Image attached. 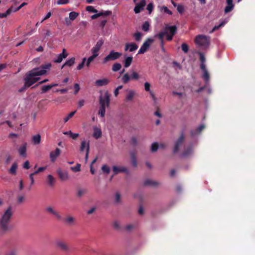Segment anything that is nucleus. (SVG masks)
Masks as SVG:
<instances>
[{
	"instance_id": "nucleus-54",
	"label": "nucleus",
	"mask_w": 255,
	"mask_h": 255,
	"mask_svg": "<svg viewBox=\"0 0 255 255\" xmlns=\"http://www.w3.org/2000/svg\"><path fill=\"white\" fill-rule=\"evenodd\" d=\"M100 50L98 49L95 48V47H93L92 49H91V51L92 53V54L94 55H95L96 56H98L99 54V51Z\"/></svg>"
},
{
	"instance_id": "nucleus-36",
	"label": "nucleus",
	"mask_w": 255,
	"mask_h": 255,
	"mask_svg": "<svg viewBox=\"0 0 255 255\" xmlns=\"http://www.w3.org/2000/svg\"><path fill=\"white\" fill-rule=\"evenodd\" d=\"M47 181L49 185L51 186L54 185L55 183V179L51 175H48L47 176Z\"/></svg>"
},
{
	"instance_id": "nucleus-57",
	"label": "nucleus",
	"mask_w": 255,
	"mask_h": 255,
	"mask_svg": "<svg viewBox=\"0 0 255 255\" xmlns=\"http://www.w3.org/2000/svg\"><path fill=\"white\" fill-rule=\"evenodd\" d=\"M46 167H40L37 170L32 173V174H34V175L37 174L38 173L43 171L45 170Z\"/></svg>"
},
{
	"instance_id": "nucleus-62",
	"label": "nucleus",
	"mask_w": 255,
	"mask_h": 255,
	"mask_svg": "<svg viewBox=\"0 0 255 255\" xmlns=\"http://www.w3.org/2000/svg\"><path fill=\"white\" fill-rule=\"evenodd\" d=\"M69 0H58L57 3L58 4H64L69 3Z\"/></svg>"
},
{
	"instance_id": "nucleus-50",
	"label": "nucleus",
	"mask_w": 255,
	"mask_h": 255,
	"mask_svg": "<svg viewBox=\"0 0 255 255\" xmlns=\"http://www.w3.org/2000/svg\"><path fill=\"white\" fill-rule=\"evenodd\" d=\"M86 61V58H85V57L83 58L82 59V62L78 65V66L77 67V70H80L83 68Z\"/></svg>"
},
{
	"instance_id": "nucleus-56",
	"label": "nucleus",
	"mask_w": 255,
	"mask_h": 255,
	"mask_svg": "<svg viewBox=\"0 0 255 255\" xmlns=\"http://www.w3.org/2000/svg\"><path fill=\"white\" fill-rule=\"evenodd\" d=\"M70 136L73 139H76L79 136V133H74L71 130L69 131Z\"/></svg>"
},
{
	"instance_id": "nucleus-11",
	"label": "nucleus",
	"mask_w": 255,
	"mask_h": 255,
	"mask_svg": "<svg viewBox=\"0 0 255 255\" xmlns=\"http://www.w3.org/2000/svg\"><path fill=\"white\" fill-rule=\"evenodd\" d=\"M57 173L58 175L59 178L62 181L66 180L69 178L68 172L65 171H62L61 168H59L57 169Z\"/></svg>"
},
{
	"instance_id": "nucleus-61",
	"label": "nucleus",
	"mask_w": 255,
	"mask_h": 255,
	"mask_svg": "<svg viewBox=\"0 0 255 255\" xmlns=\"http://www.w3.org/2000/svg\"><path fill=\"white\" fill-rule=\"evenodd\" d=\"M27 4V3L24 2L23 3H22L19 6H18L17 7H16L15 9H12V11L13 12H15V11H17L18 10H19L20 9H21L23 6H24V5H26Z\"/></svg>"
},
{
	"instance_id": "nucleus-64",
	"label": "nucleus",
	"mask_w": 255,
	"mask_h": 255,
	"mask_svg": "<svg viewBox=\"0 0 255 255\" xmlns=\"http://www.w3.org/2000/svg\"><path fill=\"white\" fill-rule=\"evenodd\" d=\"M137 143V139L135 137H132L131 138L130 143L133 145V146L136 145Z\"/></svg>"
},
{
	"instance_id": "nucleus-12",
	"label": "nucleus",
	"mask_w": 255,
	"mask_h": 255,
	"mask_svg": "<svg viewBox=\"0 0 255 255\" xmlns=\"http://www.w3.org/2000/svg\"><path fill=\"white\" fill-rule=\"evenodd\" d=\"M46 211L54 215L58 220H61L62 219V216L59 214V213L54 210L51 207H48L46 208Z\"/></svg>"
},
{
	"instance_id": "nucleus-40",
	"label": "nucleus",
	"mask_w": 255,
	"mask_h": 255,
	"mask_svg": "<svg viewBox=\"0 0 255 255\" xmlns=\"http://www.w3.org/2000/svg\"><path fill=\"white\" fill-rule=\"evenodd\" d=\"M103 44H104V40L102 39H101L99 40L97 42L96 45L94 47L98 49L99 50H100V49Z\"/></svg>"
},
{
	"instance_id": "nucleus-22",
	"label": "nucleus",
	"mask_w": 255,
	"mask_h": 255,
	"mask_svg": "<svg viewBox=\"0 0 255 255\" xmlns=\"http://www.w3.org/2000/svg\"><path fill=\"white\" fill-rule=\"evenodd\" d=\"M205 126L204 125H201L198 127H197L194 130L191 131V135L192 136H194L197 134L200 133L202 130L205 128Z\"/></svg>"
},
{
	"instance_id": "nucleus-6",
	"label": "nucleus",
	"mask_w": 255,
	"mask_h": 255,
	"mask_svg": "<svg viewBox=\"0 0 255 255\" xmlns=\"http://www.w3.org/2000/svg\"><path fill=\"white\" fill-rule=\"evenodd\" d=\"M139 78V76L138 74L135 71L132 70L131 71V75L130 76L128 73H126L123 76L122 78V80L124 84H127L128 83L130 80H138Z\"/></svg>"
},
{
	"instance_id": "nucleus-24",
	"label": "nucleus",
	"mask_w": 255,
	"mask_h": 255,
	"mask_svg": "<svg viewBox=\"0 0 255 255\" xmlns=\"http://www.w3.org/2000/svg\"><path fill=\"white\" fill-rule=\"evenodd\" d=\"M32 141L34 144H39L41 142V136L39 134L34 135L32 136Z\"/></svg>"
},
{
	"instance_id": "nucleus-16",
	"label": "nucleus",
	"mask_w": 255,
	"mask_h": 255,
	"mask_svg": "<svg viewBox=\"0 0 255 255\" xmlns=\"http://www.w3.org/2000/svg\"><path fill=\"white\" fill-rule=\"evenodd\" d=\"M165 30H167V34L174 36L177 32V27L175 25L166 26Z\"/></svg>"
},
{
	"instance_id": "nucleus-18",
	"label": "nucleus",
	"mask_w": 255,
	"mask_h": 255,
	"mask_svg": "<svg viewBox=\"0 0 255 255\" xmlns=\"http://www.w3.org/2000/svg\"><path fill=\"white\" fill-rule=\"evenodd\" d=\"M26 143H24L22 146H21L19 149L18 152L21 156L26 157Z\"/></svg>"
},
{
	"instance_id": "nucleus-43",
	"label": "nucleus",
	"mask_w": 255,
	"mask_h": 255,
	"mask_svg": "<svg viewBox=\"0 0 255 255\" xmlns=\"http://www.w3.org/2000/svg\"><path fill=\"white\" fill-rule=\"evenodd\" d=\"M159 145L157 142H154L152 144L151 146V150L152 152H156L158 148Z\"/></svg>"
},
{
	"instance_id": "nucleus-28",
	"label": "nucleus",
	"mask_w": 255,
	"mask_h": 255,
	"mask_svg": "<svg viewBox=\"0 0 255 255\" xmlns=\"http://www.w3.org/2000/svg\"><path fill=\"white\" fill-rule=\"evenodd\" d=\"M166 34H167V30L164 29V31H160L159 33L155 34L154 37L158 38L160 41H163V37Z\"/></svg>"
},
{
	"instance_id": "nucleus-41",
	"label": "nucleus",
	"mask_w": 255,
	"mask_h": 255,
	"mask_svg": "<svg viewBox=\"0 0 255 255\" xmlns=\"http://www.w3.org/2000/svg\"><path fill=\"white\" fill-rule=\"evenodd\" d=\"M71 169L75 172L80 171L81 170V164L77 163L75 166L71 167Z\"/></svg>"
},
{
	"instance_id": "nucleus-2",
	"label": "nucleus",
	"mask_w": 255,
	"mask_h": 255,
	"mask_svg": "<svg viewBox=\"0 0 255 255\" xmlns=\"http://www.w3.org/2000/svg\"><path fill=\"white\" fill-rule=\"evenodd\" d=\"M12 214L11 207L9 206L0 218V233L1 234H5L11 230L10 222Z\"/></svg>"
},
{
	"instance_id": "nucleus-7",
	"label": "nucleus",
	"mask_w": 255,
	"mask_h": 255,
	"mask_svg": "<svg viewBox=\"0 0 255 255\" xmlns=\"http://www.w3.org/2000/svg\"><path fill=\"white\" fill-rule=\"evenodd\" d=\"M153 39L151 38H147L143 43L138 51V54L144 53L149 47L151 44L153 43Z\"/></svg>"
},
{
	"instance_id": "nucleus-38",
	"label": "nucleus",
	"mask_w": 255,
	"mask_h": 255,
	"mask_svg": "<svg viewBox=\"0 0 255 255\" xmlns=\"http://www.w3.org/2000/svg\"><path fill=\"white\" fill-rule=\"evenodd\" d=\"M134 92L133 91H129L126 97L127 101H131L134 97Z\"/></svg>"
},
{
	"instance_id": "nucleus-45",
	"label": "nucleus",
	"mask_w": 255,
	"mask_h": 255,
	"mask_svg": "<svg viewBox=\"0 0 255 255\" xmlns=\"http://www.w3.org/2000/svg\"><path fill=\"white\" fill-rule=\"evenodd\" d=\"M76 112V111H74V112H71V113H70L68 115V116H67V117H65V118L64 119V123H66V122H67L70 118H72V117L74 116V115L75 114Z\"/></svg>"
},
{
	"instance_id": "nucleus-33",
	"label": "nucleus",
	"mask_w": 255,
	"mask_h": 255,
	"mask_svg": "<svg viewBox=\"0 0 255 255\" xmlns=\"http://www.w3.org/2000/svg\"><path fill=\"white\" fill-rule=\"evenodd\" d=\"M144 185L145 186L150 185L153 186H157L159 185L157 182L150 180H146L144 182Z\"/></svg>"
},
{
	"instance_id": "nucleus-35",
	"label": "nucleus",
	"mask_w": 255,
	"mask_h": 255,
	"mask_svg": "<svg viewBox=\"0 0 255 255\" xmlns=\"http://www.w3.org/2000/svg\"><path fill=\"white\" fill-rule=\"evenodd\" d=\"M79 13L78 12H77L75 11H72L69 13V17L72 21H73L79 16Z\"/></svg>"
},
{
	"instance_id": "nucleus-9",
	"label": "nucleus",
	"mask_w": 255,
	"mask_h": 255,
	"mask_svg": "<svg viewBox=\"0 0 255 255\" xmlns=\"http://www.w3.org/2000/svg\"><path fill=\"white\" fill-rule=\"evenodd\" d=\"M184 140V135L183 133H182L178 138V139L177 140V141L175 142L173 152L176 153L178 151L179 148L180 146L182 144L183 141Z\"/></svg>"
},
{
	"instance_id": "nucleus-10",
	"label": "nucleus",
	"mask_w": 255,
	"mask_h": 255,
	"mask_svg": "<svg viewBox=\"0 0 255 255\" xmlns=\"http://www.w3.org/2000/svg\"><path fill=\"white\" fill-rule=\"evenodd\" d=\"M61 151L60 149L58 148H56L54 151H52L50 153V158L51 159V161L52 162H54L60 154Z\"/></svg>"
},
{
	"instance_id": "nucleus-44",
	"label": "nucleus",
	"mask_w": 255,
	"mask_h": 255,
	"mask_svg": "<svg viewBox=\"0 0 255 255\" xmlns=\"http://www.w3.org/2000/svg\"><path fill=\"white\" fill-rule=\"evenodd\" d=\"M86 9L87 11L90 12L97 13L98 12V10L96 9H95L93 6L91 5L87 6L86 7Z\"/></svg>"
},
{
	"instance_id": "nucleus-25",
	"label": "nucleus",
	"mask_w": 255,
	"mask_h": 255,
	"mask_svg": "<svg viewBox=\"0 0 255 255\" xmlns=\"http://www.w3.org/2000/svg\"><path fill=\"white\" fill-rule=\"evenodd\" d=\"M75 62V58L74 57H72L71 58L67 60L65 63L62 65L61 68H63L64 66H68L69 67L72 66Z\"/></svg>"
},
{
	"instance_id": "nucleus-31",
	"label": "nucleus",
	"mask_w": 255,
	"mask_h": 255,
	"mask_svg": "<svg viewBox=\"0 0 255 255\" xmlns=\"http://www.w3.org/2000/svg\"><path fill=\"white\" fill-rule=\"evenodd\" d=\"M13 12L12 11V6L9 7L5 12L4 13H0V18H4L7 17L8 15L10 14V13Z\"/></svg>"
},
{
	"instance_id": "nucleus-37",
	"label": "nucleus",
	"mask_w": 255,
	"mask_h": 255,
	"mask_svg": "<svg viewBox=\"0 0 255 255\" xmlns=\"http://www.w3.org/2000/svg\"><path fill=\"white\" fill-rule=\"evenodd\" d=\"M75 219L72 216H68L64 219L65 222L69 225H71L74 222Z\"/></svg>"
},
{
	"instance_id": "nucleus-53",
	"label": "nucleus",
	"mask_w": 255,
	"mask_h": 255,
	"mask_svg": "<svg viewBox=\"0 0 255 255\" xmlns=\"http://www.w3.org/2000/svg\"><path fill=\"white\" fill-rule=\"evenodd\" d=\"M133 36L135 40L138 41L141 39V33L140 32H135Z\"/></svg>"
},
{
	"instance_id": "nucleus-32",
	"label": "nucleus",
	"mask_w": 255,
	"mask_h": 255,
	"mask_svg": "<svg viewBox=\"0 0 255 255\" xmlns=\"http://www.w3.org/2000/svg\"><path fill=\"white\" fill-rule=\"evenodd\" d=\"M131 159V163L132 165L134 167H136L137 166V162L136 158V153L135 152H132L130 153Z\"/></svg>"
},
{
	"instance_id": "nucleus-30",
	"label": "nucleus",
	"mask_w": 255,
	"mask_h": 255,
	"mask_svg": "<svg viewBox=\"0 0 255 255\" xmlns=\"http://www.w3.org/2000/svg\"><path fill=\"white\" fill-rule=\"evenodd\" d=\"M133 58L132 56H128L126 58L124 62V66L125 68H128L131 65Z\"/></svg>"
},
{
	"instance_id": "nucleus-49",
	"label": "nucleus",
	"mask_w": 255,
	"mask_h": 255,
	"mask_svg": "<svg viewBox=\"0 0 255 255\" xmlns=\"http://www.w3.org/2000/svg\"><path fill=\"white\" fill-rule=\"evenodd\" d=\"M89 151H90V142H89V141H88V143H87V145L86 152V155H85L86 162H87V160L88 159Z\"/></svg>"
},
{
	"instance_id": "nucleus-39",
	"label": "nucleus",
	"mask_w": 255,
	"mask_h": 255,
	"mask_svg": "<svg viewBox=\"0 0 255 255\" xmlns=\"http://www.w3.org/2000/svg\"><path fill=\"white\" fill-rule=\"evenodd\" d=\"M88 142H87L86 140H83L81 143V145L80 147V150L81 152H83L85 149H87V145Z\"/></svg>"
},
{
	"instance_id": "nucleus-13",
	"label": "nucleus",
	"mask_w": 255,
	"mask_h": 255,
	"mask_svg": "<svg viewBox=\"0 0 255 255\" xmlns=\"http://www.w3.org/2000/svg\"><path fill=\"white\" fill-rule=\"evenodd\" d=\"M109 83V79L107 78H103L96 80L95 82V85L97 87H102L103 86L107 85Z\"/></svg>"
},
{
	"instance_id": "nucleus-48",
	"label": "nucleus",
	"mask_w": 255,
	"mask_h": 255,
	"mask_svg": "<svg viewBox=\"0 0 255 255\" xmlns=\"http://www.w3.org/2000/svg\"><path fill=\"white\" fill-rule=\"evenodd\" d=\"M196 53L198 54L200 56V61L201 62V63H205L206 61V59L203 54L200 51H198Z\"/></svg>"
},
{
	"instance_id": "nucleus-3",
	"label": "nucleus",
	"mask_w": 255,
	"mask_h": 255,
	"mask_svg": "<svg viewBox=\"0 0 255 255\" xmlns=\"http://www.w3.org/2000/svg\"><path fill=\"white\" fill-rule=\"evenodd\" d=\"M101 94L99 98V110L98 115L102 118L105 116L106 108L110 106L111 95L108 91L104 93L100 91Z\"/></svg>"
},
{
	"instance_id": "nucleus-55",
	"label": "nucleus",
	"mask_w": 255,
	"mask_h": 255,
	"mask_svg": "<svg viewBox=\"0 0 255 255\" xmlns=\"http://www.w3.org/2000/svg\"><path fill=\"white\" fill-rule=\"evenodd\" d=\"M177 10L180 13L182 14L184 10V6L181 4H178L177 6Z\"/></svg>"
},
{
	"instance_id": "nucleus-4",
	"label": "nucleus",
	"mask_w": 255,
	"mask_h": 255,
	"mask_svg": "<svg viewBox=\"0 0 255 255\" xmlns=\"http://www.w3.org/2000/svg\"><path fill=\"white\" fill-rule=\"evenodd\" d=\"M195 43L200 46L207 47L210 44V37L205 35H198L195 38Z\"/></svg>"
},
{
	"instance_id": "nucleus-5",
	"label": "nucleus",
	"mask_w": 255,
	"mask_h": 255,
	"mask_svg": "<svg viewBox=\"0 0 255 255\" xmlns=\"http://www.w3.org/2000/svg\"><path fill=\"white\" fill-rule=\"evenodd\" d=\"M122 55V54L120 52L112 50L110 52L109 54L103 59L102 63L106 64L109 61L116 60L118 59Z\"/></svg>"
},
{
	"instance_id": "nucleus-19",
	"label": "nucleus",
	"mask_w": 255,
	"mask_h": 255,
	"mask_svg": "<svg viewBox=\"0 0 255 255\" xmlns=\"http://www.w3.org/2000/svg\"><path fill=\"white\" fill-rule=\"evenodd\" d=\"M113 170L114 172V174H117L119 172H127L128 170L126 168L121 167H118L116 166L113 167Z\"/></svg>"
},
{
	"instance_id": "nucleus-27",
	"label": "nucleus",
	"mask_w": 255,
	"mask_h": 255,
	"mask_svg": "<svg viewBox=\"0 0 255 255\" xmlns=\"http://www.w3.org/2000/svg\"><path fill=\"white\" fill-rule=\"evenodd\" d=\"M17 168V164L16 162L13 163L12 164L11 167L8 170V172L12 175H15L16 173V170Z\"/></svg>"
},
{
	"instance_id": "nucleus-29",
	"label": "nucleus",
	"mask_w": 255,
	"mask_h": 255,
	"mask_svg": "<svg viewBox=\"0 0 255 255\" xmlns=\"http://www.w3.org/2000/svg\"><path fill=\"white\" fill-rule=\"evenodd\" d=\"M102 135V131L101 130L97 128H94V133L93 136L96 139L100 138Z\"/></svg>"
},
{
	"instance_id": "nucleus-51",
	"label": "nucleus",
	"mask_w": 255,
	"mask_h": 255,
	"mask_svg": "<svg viewBox=\"0 0 255 255\" xmlns=\"http://www.w3.org/2000/svg\"><path fill=\"white\" fill-rule=\"evenodd\" d=\"M203 78L205 80L206 82H208L210 79V75L207 71H204V74L203 75Z\"/></svg>"
},
{
	"instance_id": "nucleus-14",
	"label": "nucleus",
	"mask_w": 255,
	"mask_h": 255,
	"mask_svg": "<svg viewBox=\"0 0 255 255\" xmlns=\"http://www.w3.org/2000/svg\"><path fill=\"white\" fill-rule=\"evenodd\" d=\"M56 246L58 248L64 252H68L69 250V248L68 245L63 242H57L56 243Z\"/></svg>"
},
{
	"instance_id": "nucleus-15",
	"label": "nucleus",
	"mask_w": 255,
	"mask_h": 255,
	"mask_svg": "<svg viewBox=\"0 0 255 255\" xmlns=\"http://www.w3.org/2000/svg\"><path fill=\"white\" fill-rule=\"evenodd\" d=\"M138 48V46L134 43H127L126 45L125 50L127 51L129 49L130 52H133L136 50Z\"/></svg>"
},
{
	"instance_id": "nucleus-34",
	"label": "nucleus",
	"mask_w": 255,
	"mask_h": 255,
	"mask_svg": "<svg viewBox=\"0 0 255 255\" xmlns=\"http://www.w3.org/2000/svg\"><path fill=\"white\" fill-rule=\"evenodd\" d=\"M122 68V65L119 63H116L112 66V69L114 72H117Z\"/></svg>"
},
{
	"instance_id": "nucleus-26",
	"label": "nucleus",
	"mask_w": 255,
	"mask_h": 255,
	"mask_svg": "<svg viewBox=\"0 0 255 255\" xmlns=\"http://www.w3.org/2000/svg\"><path fill=\"white\" fill-rule=\"evenodd\" d=\"M227 21L226 20H223L219 25H215L212 29V30L210 32V33H212L215 31L216 30H217L220 28L224 26L226 23H227Z\"/></svg>"
},
{
	"instance_id": "nucleus-1",
	"label": "nucleus",
	"mask_w": 255,
	"mask_h": 255,
	"mask_svg": "<svg viewBox=\"0 0 255 255\" xmlns=\"http://www.w3.org/2000/svg\"><path fill=\"white\" fill-rule=\"evenodd\" d=\"M52 65L50 63L42 64L39 67L35 68L28 71L24 78V84L22 87L18 90V92H24L26 88L30 87L40 79L38 76L44 75L48 69H49Z\"/></svg>"
},
{
	"instance_id": "nucleus-46",
	"label": "nucleus",
	"mask_w": 255,
	"mask_h": 255,
	"mask_svg": "<svg viewBox=\"0 0 255 255\" xmlns=\"http://www.w3.org/2000/svg\"><path fill=\"white\" fill-rule=\"evenodd\" d=\"M234 6V5H227L224 9L225 12L227 13L231 12L233 10Z\"/></svg>"
},
{
	"instance_id": "nucleus-8",
	"label": "nucleus",
	"mask_w": 255,
	"mask_h": 255,
	"mask_svg": "<svg viewBox=\"0 0 255 255\" xmlns=\"http://www.w3.org/2000/svg\"><path fill=\"white\" fill-rule=\"evenodd\" d=\"M68 54L66 52V49H63L62 52L57 56L56 58L53 59L54 63H61L62 60L66 58L68 56Z\"/></svg>"
},
{
	"instance_id": "nucleus-21",
	"label": "nucleus",
	"mask_w": 255,
	"mask_h": 255,
	"mask_svg": "<svg viewBox=\"0 0 255 255\" xmlns=\"http://www.w3.org/2000/svg\"><path fill=\"white\" fill-rule=\"evenodd\" d=\"M193 152V148L191 146L185 148L182 152V156L184 157H186L190 155Z\"/></svg>"
},
{
	"instance_id": "nucleus-59",
	"label": "nucleus",
	"mask_w": 255,
	"mask_h": 255,
	"mask_svg": "<svg viewBox=\"0 0 255 255\" xmlns=\"http://www.w3.org/2000/svg\"><path fill=\"white\" fill-rule=\"evenodd\" d=\"M34 174H32L31 173L30 175H29V179L31 181V183H30V187H29V190H30L31 189V187L32 185H33L34 183Z\"/></svg>"
},
{
	"instance_id": "nucleus-17",
	"label": "nucleus",
	"mask_w": 255,
	"mask_h": 255,
	"mask_svg": "<svg viewBox=\"0 0 255 255\" xmlns=\"http://www.w3.org/2000/svg\"><path fill=\"white\" fill-rule=\"evenodd\" d=\"M112 14V11L110 10L105 11L104 12H100L99 13L95 14L91 16V19H95L101 16H108Z\"/></svg>"
},
{
	"instance_id": "nucleus-42",
	"label": "nucleus",
	"mask_w": 255,
	"mask_h": 255,
	"mask_svg": "<svg viewBox=\"0 0 255 255\" xmlns=\"http://www.w3.org/2000/svg\"><path fill=\"white\" fill-rule=\"evenodd\" d=\"M181 49L184 53H186L189 51V46L186 43H183L181 44Z\"/></svg>"
},
{
	"instance_id": "nucleus-63",
	"label": "nucleus",
	"mask_w": 255,
	"mask_h": 255,
	"mask_svg": "<svg viewBox=\"0 0 255 255\" xmlns=\"http://www.w3.org/2000/svg\"><path fill=\"white\" fill-rule=\"evenodd\" d=\"M150 84L148 82H145L144 83V89L147 92L150 91Z\"/></svg>"
},
{
	"instance_id": "nucleus-20",
	"label": "nucleus",
	"mask_w": 255,
	"mask_h": 255,
	"mask_svg": "<svg viewBox=\"0 0 255 255\" xmlns=\"http://www.w3.org/2000/svg\"><path fill=\"white\" fill-rule=\"evenodd\" d=\"M144 5L145 2L144 1H141L139 4H136L134 8V12L135 13L140 12V11L143 9Z\"/></svg>"
},
{
	"instance_id": "nucleus-52",
	"label": "nucleus",
	"mask_w": 255,
	"mask_h": 255,
	"mask_svg": "<svg viewBox=\"0 0 255 255\" xmlns=\"http://www.w3.org/2000/svg\"><path fill=\"white\" fill-rule=\"evenodd\" d=\"M102 170L103 172L106 173L107 174H109L110 171V168L107 165H103L102 167Z\"/></svg>"
},
{
	"instance_id": "nucleus-60",
	"label": "nucleus",
	"mask_w": 255,
	"mask_h": 255,
	"mask_svg": "<svg viewBox=\"0 0 255 255\" xmlns=\"http://www.w3.org/2000/svg\"><path fill=\"white\" fill-rule=\"evenodd\" d=\"M74 88L75 89L74 94L76 95L78 93V92L80 90V88L79 85L78 83H75L74 85Z\"/></svg>"
},
{
	"instance_id": "nucleus-58",
	"label": "nucleus",
	"mask_w": 255,
	"mask_h": 255,
	"mask_svg": "<svg viewBox=\"0 0 255 255\" xmlns=\"http://www.w3.org/2000/svg\"><path fill=\"white\" fill-rule=\"evenodd\" d=\"M17 252V251L16 248H12L6 255H16Z\"/></svg>"
},
{
	"instance_id": "nucleus-23",
	"label": "nucleus",
	"mask_w": 255,
	"mask_h": 255,
	"mask_svg": "<svg viewBox=\"0 0 255 255\" xmlns=\"http://www.w3.org/2000/svg\"><path fill=\"white\" fill-rule=\"evenodd\" d=\"M58 85L57 84H54L52 85H45L41 87V93H45L49 90H50L52 87L57 86Z\"/></svg>"
},
{
	"instance_id": "nucleus-47",
	"label": "nucleus",
	"mask_w": 255,
	"mask_h": 255,
	"mask_svg": "<svg viewBox=\"0 0 255 255\" xmlns=\"http://www.w3.org/2000/svg\"><path fill=\"white\" fill-rule=\"evenodd\" d=\"M149 23L147 21H145L142 26V29L144 31H147L149 30Z\"/></svg>"
}]
</instances>
